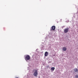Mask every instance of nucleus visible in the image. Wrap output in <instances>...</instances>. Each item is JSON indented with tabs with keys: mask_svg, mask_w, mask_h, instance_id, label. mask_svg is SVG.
<instances>
[{
	"mask_svg": "<svg viewBox=\"0 0 78 78\" xmlns=\"http://www.w3.org/2000/svg\"><path fill=\"white\" fill-rule=\"evenodd\" d=\"M25 59L26 61H28V60H30V56L29 55H27L25 57Z\"/></svg>",
	"mask_w": 78,
	"mask_h": 78,
	"instance_id": "obj_1",
	"label": "nucleus"
},
{
	"mask_svg": "<svg viewBox=\"0 0 78 78\" xmlns=\"http://www.w3.org/2000/svg\"><path fill=\"white\" fill-rule=\"evenodd\" d=\"M56 28V27L55 26H52L51 28L50 31H54L55 30V29Z\"/></svg>",
	"mask_w": 78,
	"mask_h": 78,
	"instance_id": "obj_2",
	"label": "nucleus"
},
{
	"mask_svg": "<svg viewBox=\"0 0 78 78\" xmlns=\"http://www.w3.org/2000/svg\"><path fill=\"white\" fill-rule=\"evenodd\" d=\"M69 28L65 29H64V33H68V32H69Z\"/></svg>",
	"mask_w": 78,
	"mask_h": 78,
	"instance_id": "obj_3",
	"label": "nucleus"
},
{
	"mask_svg": "<svg viewBox=\"0 0 78 78\" xmlns=\"http://www.w3.org/2000/svg\"><path fill=\"white\" fill-rule=\"evenodd\" d=\"M38 74V73H37V70H35V72L34 73V75L35 76H37Z\"/></svg>",
	"mask_w": 78,
	"mask_h": 78,
	"instance_id": "obj_4",
	"label": "nucleus"
},
{
	"mask_svg": "<svg viewBox=\"0 0 78 78\" xmlns=\"http://www.w3.org/2000/svg\"><path fill=\"white\" fill-rule=\"evenodd\" d=\"M48 52H45L44 53L45 56H48Z\"/></svg>",
	"mask_w": 78,
	"mask_h": 78,
	"instance_id": "obj_5",
	"label": "nucleus"
},
{
	"mask_svg": "<svg viewBox=\"0 0 78 78\" xmlns=\"http://www.w3.org/2000/svg\"><path fill=\"white\" fill-rule=\"evenodd\" d=\"M62 50L64 51H66V50H67V48H66V47H63L62 48Z\"/></svg>",
	"mask_w": 78,
	"mask_h": 78,
	"instance_id": "obj_6",
	"label": "nucleus"
},
{
	"mask_svg": "<svg viewBox=\"0 0 78 78\" xmlns=\"http://www.w3.org/2000/svg\"><path fill=\"white\" fill-rule=\"evenodd\" d=\"M74 70L75 72H78V70L77 68L74 69Z\"/></svg>",
	"mask_w": 78,
	"mask_h": 78,
	"instance_id": "obj_7",
	"label": "nucleus"
},
{
	"mask_svg": "<svg viewBox=\"0 0 78 78\" xmlns=\"http://www.w3.org/2000/svg\"><path fill=\"white\" fill-rule=\"evenodd\" d=\"M55 67H52L51 68V69L52 70H55Z\"/></svg>",
	"mask_w": 78,
	"mask_h": 78,
	"instance_id": "obj_8",
	"label": "nucleus"
},
{
	"mask_svg": "<svg viewBox=\"0 0 78 78\" xmlns=\"http://www.w3.org/2000/svg\"><path fill=\"white\" fill-rule=\"evenodd\" d=\"M75 77H76V78H78V75H76L75 76Z\"/></svg>",
	"mask_w": 78,
	"mask_h": 78,
	"instance_id": "obj_9",
	"label": "nucleus"
},
{
	"mask_svg": "<svg viewBox=\"0 0 78 78\" xmlns=\"http://www.w3.org/2000/svg\"><path fill=\"white\" fill-rule=\"evenodd\" d=\"M16 78H18V77H16Z\"/></svg>",
	"mask_w": 78,
	"mask_h": 78,
	"instance_id": "obj_10",
	"label": "nucleus"
}]
</instances>
